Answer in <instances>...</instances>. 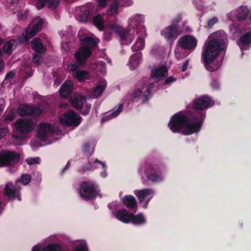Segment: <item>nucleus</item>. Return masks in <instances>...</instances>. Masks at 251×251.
I'll return each instance as SVG.
<instances>
[{
    "label": "nucleus",
    "instance_id": "f257e3e1",
    "mask_svg": "<svg viewBox=\"0 0 251 251\" xmlns=\"http://www.w3.org/2000/svg\"><path fill=\"white\" fill-rule=\"evenodd\" d=\"M227 37L222 30L211 34L205 42L201 53V60L205 69L209 72L217 71L222 65V62L215 60L221 51L226 49Z\"/></svg>",
    "mask_w": 251,
    "mask_h": 251
},
{
    "label": "nucleus",
    "instance_id": "f03ea898",
    "mask_svg": "<svg viewBox=\"0 0 251 251\" xmlns=\"http://www.w3.org/2000/svg\"><path fill=\"white\" fill-rule=\"evenodd\" d=\"M97 184L91 181H82L79 187L80 197L85 201H89L96 197L98 193Z\"/></svg>",
    "mask_w": 251,
    "mask_h": 251
},
{
    "label": "nucleus",
    "instance_id": "7ed1b4c3",
    "mask_svg": "<svg viewBox=\"0 0 251 251\" xmlns=\"http://www.w3.org/2000/svg\"><path fill=\"white\" fill-rule=\"evenodd\" d=\"M188 122V116L179 112L175 113L171 117L168 123V126L173 133H180L182 132Z\"/></svg>",
    "mask_w": 251,
    "mask_h": 251
},
{
    "label": "nucleus",
    "instance_id": "20e7f679",
    "mask_svg": "<svg viewBox=\"0 0 251 251\" xmlns=\"http://www.w3.org/2000/svg\"><path fill=\"white\" fill-rule=\"evenodd\" d=\"M20 160V155L15 151L3 150L0 153V167L12 166Z\"/></svg>",
    "mask_w": 251,
    "mask_h": 251
},
{
    "label": "nucleus",
    "instance_id": "39448f33",
    "mask_svg": "<svg viewBox=\"0 0 251 251\" xmlns=\"http://www.w3.org/2000/svg\"><path fill=\"white\" fill-rule=\"evenodd\" d=\"M62 125L67 126L76 127L81 123L82 118L73 110H68L59 118Z\"/></svg>",
    "mask_w": 251,
    "mask_h": 251
},
{
    "label": "nucleus",
    "instance_id": "423d86ee",
    "mask_svg": "<svg viewBox=\"0 0 251 251\" xmlns=\"http://www.w3.org/2000/svg\"><path fill=\"white\" fill-rule=\"evenodd\" d=\"M144 173L147 178L152 182H158L163 180L161 172L155 165L145 164Z\"/></svg>",
    "mask_w": 251,
    "mask_h": 251
},
{
    "label": "nucleus",
    "instance_id": "0eeeda50",
    "mask_svg": "<svg viewBox=\"0 0 251 251\" xmlns=\"http://www.w3.org/2000/svg\"><path fill=\"white\" fill-rule=\"evenodd\" d=\"M177 45L184 50H194L197 46V40L193 35H185L179 38Z\"/></svg>",
    "mask_w": 251,
    "mask_h": 251
},
{
    "label": "nucleus",
    "instance_id": "6e6552de",
    "mask_svg": "<svg viewBox=\"0 0 251 251\" xmlns=\"http://www.w3.org/2000/svg\"><path fill=\"white\" fill-rule=\"evenodd\" d=\"M213 100L207 95H203L195 99L192 102V107L196 110H203L210 107Z\"/></svg>",
    "mask_w": 251,
    "mask_h": 251
},
{
    "label": "nucleus",
    "instance_id": "1a4fd4ad",
    "mask_svg": "<svg viewBox=\"0 0 251 251\" xmlns=\"http://www.w3.org/2000/svg\"><path fill=\"white\" fill-rule=\"evenodd\" d=\"M17 131L21 135L26 134L33 129V123L27 119H19L14 124Z\"/></svg>",
    "mask_w": 251,
    "mask_h": 251
},
{
    "label": "nucleus",
    "instance_id": "9d476101",
    "mask_svg": "<svg viewBox=\"0 0 251 251\" xmlns=\"http://www.w3.org/2000/svg\"><path fill=\"white\" fill-rule=\"evenodd\" d=\"M134 194L138 198L140 203L144 202L143 207L146 208L150 200L153 197V191L151 188L134 191Z\"/></svg>",
    "mask_w": 251,
    "mask_h": 251
},
{
    "label": "nucleus",
    "instance_id": "9b49d317",
    "mask_svg": "<svg viewBox=\"0 0 251 251\" xmlns=\"http://www.w3.org/2000/svg\"><path fill=\"white\" fill-rule=\"evenodd\" d=\"M92 53V49L87 46H82L78 51L75 54L76 62L80 66H83L86 63L87 58L89 57Z\"/></svg>",
    "mask_w": 251,
    "mask_h": 251
},
{
    "label": "nucleus",
    "instance_id": "f8f14e48",
    "mask_svg": "<svg viewBox=\"0 0 251 251\" xmlns=\"http://www.w3.org/2000/svg\"><path fill=\"white\" fill-rule=\"evenodd\" d=\"M43 22V19H40L32 26L29 31H26L25 34L23 33L21 36V41L23 42H28L42 29Z\"/></svg>",
    "mask_w": 251,
    "mask_h": 251
},
{
    "label": "nucleus",
    "instance_id": "ddd939ff",
    "mask_svg": "<svg viewBox=\"0 0 251 251\" xmlns=\"http://www.w3.org/2000/svg\"><path fill=\"white\" fill-rule=\"evenodd\" d=\"M203 117L204 116L202 115L201 120H200L198 122L190 123L188 122L182 132L183 134L189 135L199 132L203 123Z\"/></svg>",
    "mask_w": 251,
    "mask_h": 251
},
{
    "label": "nucleus",
    "instance_id": "4468645a",
    "mask_svg": "<svg viewBox=\"0 0 251 251\" xmlns=\"http://www.w3.org/2000/svg\"><path fill=\"white\" fill-rule=\"evenodd\" d=\"M4 194L10 199L17 198L19 201H21L19 189L14 186L11 182H8L6 184L4 189Z\"/></svg>",
    "mask_w": 251,
    "mask_h": 251
},
{
    "label": "nucleus",
    "instance_id": "2eb2a0df",
    "mask_svg": "<svg viewBox=\"0 0 251 251\" xmlns=\"http://www.w3.org/2000/svg\"><path fill=\"white\" fill-rule=\"evenodd\" d=\"M38 129L36 134L37 136L41 139H45L47 138V133L53 132V128L50 124L43 123L38 126Z\"/></svg>",
    "mask_w": 251,
    "mask_h": 251
},
{
    "label": "nucleus",
    "instance_id": "dca6fc26",
    "mask_svg": "<svg viewBox=\"0 0 251 251\" xmlns=\"http://www.w3.org/2000/svg\"><path fill=\"white\" fill-rule=\"evenodd\" d=\"M74 89V84L70 80H66L61 86L59 89L60 96L66 98L70 96Z\"/></svg>",
    "mask_w": 251,
    "mask_h": 251
},
{
    "label": "nucleus",
    "instance_id": "f3484780",
    "mask_svg": "<svg viewBox=\"0 0 251 251\" xmlns=\"http://www.w3.org/2000/svg\"><path fill=\"white\" fill-rule=\"evenodd\" d=\"M48 8L51 11L55 10L59 5V0H37L36 7L38 10L43 8L46 4Z\"/></svg>",
    "mask_w": 251,
    "mask_h": 251
},
{
    "label": "nucleus",
    "instance_id": "a211bd4d",
    "mask_svg": "<svg viewBox=\"0 0 251 251\" xmlns=\"http://www.w3.org/2000/svg\"><path fill=\"white\" fill-rule=\"evenodd\" d=\"M30 47L31 49L38 54H42L46 50L42 41L38 37L34 38L31 40Z\"/></svg>",
    "mask_w": 251,
    "mask_h": 251
},
{
    "label": "nucleus",
    "instance_id": "6ab92c4d",
    "mask_svg": "<svg viewBox=\"0 0 251 251\" xmlns=\"http://www.w3.org/2000/svg\"><path fill=\"white\" fill-rule=\"evenodd\" d=\"M178 27L171 25L168 26L163 31L165 38L169 41L176 39L178 36Z\"/></svg>",
    "mask_w": 251,
    "mask_h": 251
},
{
    "label": "nucleus",
    "instance_id": "aec40b11",
    "mask_svg": "<svg viewBox=\"0 0 251 251\" xmlns=\"http://www.w3.org/2000/svg\"><path fill=\"white\" fill-rule=\"evenodd\" d=\"M78 37L83 46H87L91 49L96 46L97 43L94 39L90 36L83 35L80 30L78 33Z\"/></svg>",
    "mask_w": 251,
    "mask_h": 251
},
{
    "label": "nucleus",
    "instance_id": "412c9836",
    "mask_svg": "<svg viewBox=\"0 0 251 251\" xmlns=\"http://www.w3.org/2000/svg\"><path fill=\"white\" fill-rule=\"evenodd\" d=\"M123 204L127 208L130 210L136 209L137 202L135 198L131 195L125 196L122 199Z\"/></svg>",
    "mask_w": 251,
    "mask_h": 251
},
{
    "label": "nucleus",
    "instance_id": "4be33fe9",
    "mask_svg": "<svg viewBox=\"0 0 251 251\" xmlns=\"http://www.w3.org/2000/svg\"><path fill=\"white\" fill-rule=\"evenodd\" d=\"M142 56V52H137L130 57L128 64L131 70H134L140 64Z\"/></svg>",
    "mask_w": 251,
    "mask_h": 251
},
{
    "label": "nucleus",
    "instance_id": "5701e85b",
    "mask_svg": "<svg viewBox=\"0 0 251 251\" xmlns=\"http://www.w3.org/2000/svg\"><path fill=\"white\" fill-rule=\"evenodd\" d=\"M86 97L85 96L78 95L73 97H71L70 98V102L72 106L75 108H78L80 107L81 105L83 104L84 102H85Z\"/></svg>",
    "mask_w": 251,
    "mask_h": 251
},
{
    "label": "nucleus",
    "instance_id": "b1692460",
    "mask_svg": "<svg viewBox=\"0 0 251 251\" xmlns=\"http://www.w3.org/2000/svg\"><path fill=\"white\" fill-rule=\"evenodd\" d=\"M168 75V70L166 66H162L156 69L152 70L151 76L156 78H161Z\"/></svg>",
    "mask_w": 251,
    "mask_h": 251
},
{
    "label": "nucleus",
    "instance_id": "393cba45",
    "mask_svg": "<svg viewBox=\"0 0 251 251\" xmlns=\"http://www.w3.org/2000/svg\"><path fill=\"white\" fill-rule=\"evenodd\" d=\"M130 223L135 225H141L146 223V219L142 213L135 215L130 213Z\"/></svg>",
    "mask_w": 251,
    "mask_h": 251
},
{
    "label": "nucleus",
    "instance_id": "a878e982",
    "mask_svg": "<svg viewBox=\"0 0 251 251\" xmlns=\"http://www.w3.org/2000/svg\"><path fill=\"white\" fill-rule=\"evenodd\" d=\"M251 43V32L249 31L247 32L240 37V41L239 46L240 49H242V47H246L248 46Z\"/></svg>",
    "mask_w": 251,
    "mask_h": 251
},
{
    "label": "nucleus",
    "instance_id": "bb28decb",
    "mask_svg": "<svg viewBox=\"0 0 251 251\" xmlns=\"http://www.w3.org/2000/svg\"><path fill=\"white\" fill-rule=\"evenodd\" d=\"M116 218L124 223H130V213L125 209L119 210L116 214Z\"/></svg>",
    "mask_w": 251,
    "mask_h": 251
},
{
    "label": "nucleus",
    "instance_id": "cd10ccee",
    "mask_svg": "<svg viewBox=\"0 0 251 251\" xmlns=\"http://www.w3.org/2000/svg\"><path fill=\"white\" fill-rule=\"evenodd\" d=\"M74 76L79 82H82L89 79V73L85 70H77L74 73Z\"/></svg>",
    "mask_w": 251,
    "mask_h": 251
},
{
    "label": "nucleus",
    "instance_id": "c85d7f7f",
    "mask_svg": "<svg viewBox=\"0 0 251 251\" xmlns=\"http://www.w3.org/2000/svg\"><path fill=\"white\" fill-rule=\"evenodd\" d=\"M93 23L100 31H102L104 29V19L100 14H97L93 17Z\"/></svg>",
    "mask_w": 251,
    "mask_h": 251
},
{
    "label": "nucleus",
    "instance_id": "c756f323",
    "mask_svg": "<svg viewBox=\"0 0 251 251\" xmlns=\"http://www.w3.org/2000/svg\"><path fill=\"white\" fill-rule=\"evenodd\" d=\"M16 117V113L14 109H11L9 111H6L2 118L4 123L6 124L12 122Z\"/></svg>",
    "mask_w": 251,
    "mask_h": 251
},
{
    "label": "nucleus",
    "instance_id": "7c9ffc66",
    "mask_svg": "<svg viewBox=\"0 0 251 251\" xmlns=\"http://www.w3.org/2000/svg\"><path fill=\"white\" fill-rule=\"evenodd\" d=\"M249 13V9L246 6H241L236 10V16L239 21L246 19Z\"/></svg>",
    "mask_w": 251,
    "mask_h": 251
},
{
    "label": "nucleus",
    "instance_id": "2f4dec72",
    "mask_svg": "<svg viewBox=\"0 0 251 251\" xmlns=\"http://www.w3.org/2000/svg\"><path fill=\"white\" fill-rule=\"evenodd\" d=\"M110 27L111 29L119 34L122 40H124L126 39L128 32L124 30L121 26L116 24H111L110 25Z\"/></svg>",
    "mask_w": 251,
    "mask_h": 251
},
{
    "label": "nucleus",
    "instance_id": "473e14b6",
    "mask_svg": "<svg viewBox=\"0 0 251 251\" xmlns=\"http://www.w3.org/2000/svg\"><path fill=\"white\" fill-rule=\"evenodd\" d=\"M110 27L111 29L119 34L122 40H124L126 39L128 32L124 30L121 26L116 24H111L110 25Z\"/></svg>",
    "mask_w": 251,
    "mask_h": 251
},
{
    "label": "nucleus",
    "instance_id": "72a5a7b5",
    "mask_svg": "<svg viewBox=\"0 0 251 251\" xmlns=\"http://www.w3.org/2000/svg\"><path fill=\"white\" fill-rule=\"evenodd\" d=\"M30 111H31V106L27 105L21 104L18 109V113L22 117L30 116Z\"/></svg>",
    "mask_w": 251,
    "mask_h": 251
},
{
    "label": "nucleus",
    "instance_id": "f704fd0d",
    "mask_svg": "<svg viewBox=\"0 0 251 251\" xmlns=\"http://www.w3.org/2000/svg\"><path fill=\"white\" fill-rule=\"evenodd\" d=\"M79 107L76 108V110L83 116H87L89 114L91 109V104L88 103L86 100L85 102H84L82 106L81 105Z\"/></svg>",
    "mask_w": 251,
    "mask_h": 251
},
{
    "label": "nucleus",
    "instance_id": "c9c22d12",
    "mask_svg": "<svg viewBox=\"0 0 251 251\" xmlns=\"http://www.w3.org/2000/svg\"><path fill=\"white\" fill-rule=\"evenodd\" d=\"M16 43V40L14 39H11L6 42L5 44H4L2 47L3 52L8 55H11L12 52L13 47Z\"/></svg>",
    "mask_w": 251,
    "mask_h": 251
},
{
    "label": "nucleus",
    "instance_id": "e433bc0d",
    "mask_svg": "<svg viewBox=\"0 0 251 251\" xmlns=\"http://www.w3.org/2000/svg\"><path fill=\"white\" fill-rule=\"evenodd\" d=\"M122 108L123 105L120 104L117 109L112 111L111 113L109 114L108 116L106 115L103 116L101 119V122H105L106 121H108L110 119L116 117L120 113Z\"/></svg>",
    "mask_w": 251,
    "mask_h": 251
},
{
    "label": "nucleus",
    "instance_id": "4c0bfd02",
    "mask_svg": "<svg viewBox=\"0 0 251 251\" xmlns=\"http://www.w3.org/2000/svg\"><path fill=\"white\" fill-rule=\"evenodd\" d=\"M120 6H121V2L119 1V0H114L110 5L109 9L108 10V13L110 15L117 13Z\"/></svg>",
    "mask_w": 251,
    "mask_h": 251
},
{
    "label": "nucleus",
    "instance_id": "58836bf2",
    "mask_svg": "<svg viewBox=\"0 0 251 251\" xmlns=\"http://www.w3.org/2000/svg\"><path fill=\"white\" fill-rule=\"evenodd\" d=\"M203 115V120L205 118L206 115L204 113H200L199 115L196 113L192 112L190 113L189 116H188V122L189 123H194V122H198L201 120L202 116Z\"/></svg>",
    "mask_w": 251,
    "mask_h": 251
},
{
    "label": "nucleus",
    "instance_id": "ea45409f",
    "mask_svg": "<svg viewBox=\"0 0 251 251\" xmlns=\"http://www.w3.org/2000/svg\"><path fill=\"white\" fill-rule=\"evenodd\" d=\"M154 84L153 83H151L147 88L145 93L142 95L143 97V103H145L151 97V91L153 88Z\"/></svg>",
    "mask_w": 251,
    "mask_h": 251
},
{
    "label": "nucleus",
    "instance_id": "a19ab883",
    "mask_svg": "<svg viewBox=\"0 0 251 251\" xmlns=\"http://www.w3.org/2000/svg\"><path fill=\"white\" fill-rule=\"evenodd\" d=\"M43 251H62V247L58 244H50L44 247Z\"/></svg>",
    "mask_w": 251,
    "mask_h": 251
},
{
    "label": "nucleus",
    "instance_id": "79ce46f5",
    "mask_svg": "<svg viewBox=\"0 0 251 251\" xmlns=\"http://www.w3.org/2000/svg\"><path fill=\"white\" fill-rule=\"evenodd\" d=\"M94 169L95 168L94 167V163H91L90 161H89L87 164L84 165L82 167V168L79 169L78 171L83 174H84L86 171H93Z\"/></svg>",
    "mask_w": 251,
    "mask_h": 251
},
{
    "label": "nucleus",
    "instance_id": "37998d69",
    "mask_svg": "<svg viewBox=\"0 0 251 251\" xmlns=\"http://www.w3.org/2000/svg\"><path fill=\"white\" fill-rule=\"evenodd\" d=\"M43 113V110L39 107H31L30 116L33 117H39Z\"/></svg>",
    "mask_w": 251,
    "mask_h": 251
},
{
    "label": "nucleus",
    "instance_id": "c03bdc74",
    "mask_svg": "<svg viewBox=\"0 0 251 251\" xmlns=\"http://www.w3.org/2000/svg\"><path fill=\"white\" fill-rule=\"evenodd\" d=\"M31 180V176L29 174L23 175L20 180H17V182H21L24 185L28 184Z\"/></svg>",
    "mask_w": 251,
    "mask_h": 251
},
{
    "label": "nucleus",
    "instance_id": "a18cd8bd",
    "mask_svg": "<svg viewBox=\"0 0 251 251\" xmlns=\"http://www.w3.org/2000/svg\"><path fill=\"white\" fill-rule=\"evenodd\" d=\"M105 88L104 85H99L96 86L93 91L94 95L97 97L100 96Z\"/></svg>",
    "mask_w": 251,
    "mask_h": 251
},
{
    "label": "nucleus",
    "instance_id": "49530a36",
    "mask_svg": "<svg viewBox=\"0 0 251 251\" xmlns=\"http://www.w3.org/2000/svg\"><path fill=\"white\" fill-rule=\"evenodd\" d=\"M142 93V92L140 89H135L131 94V99L132 101H137L138 99L141 96Z\"/></svg>",
    "mask_w": 251,
    "mask_h": 251
},
{
    "label": "nucleus",
    "instance_id": "de8ad7c7",
    "mask_svg": "<svg viewBox=\"0 0 251 251\" xmlns=\"http://www.w3.org/2000/svg\"><path fill=\"white\" fill-rule=\"evenodd\" d=\"M26 163L29 165H31L36 164H39L41 161L40 157H29L26 160Z\"/></svg>",
    "mask_w": 251,
    "mask_h": 251
},
{
    "label": "nucleus",
    "instance_id": "09e8293b",
    "mask_svg": "<svg viewBox=\"0 0 251 251\" xmlns=\"http://www.w3.org/2000/svg\"><path fill=\"white\" fill-rule=\"evenodd\" d=\"M132 19L138 24L143 23L145 22L144 16L140 14H135L133 16Z\"/></svg>",
    "mask_w": 251,
    "mask_h": 251
},
{
    "label": "nucleus",
    "instance_id": "8fccbe9b",
    "mask_svg": "<svg viewBox=\"0 0 251 251\" xmlns=\"http://www.w3.org/2000/svg\"><path fill=\"white\" fill-rule=\"evenodd\" d=\"M41 54H38L36 52L33 53L32 61L36 65H39L40 63V58Z\"/></svg>",
    "mask_w": 251,
    "mask_h": 251
},
{
    "label": "nucleus",
    "instance_id": "3c124183",
    "mask_svg": "<svg viewBox=\"0 0 251 251\" xmlns=\"http://www.w3.org/2000/svg\"><path fill=\"white\" fill-rule=\"evenodd\" d=\"M218 21V19L217 17H214L213 18L208 21L207 25L206 27L207 28H211Z\"/></svg>",
    "mask_w": 251,
    "mask_h": 251
},
{
    "label": "nucleus",
    "instance_id": "603ef678",
    "mask_svg": "<svg viewBox=\"0 0 251 251\" xmlns=\"http://www.w3.org/2000/svg\"><path fill=\"white\" fill-rule=\"evenodd\" d=\"M91 147L90 144L89 143H85L83 146V151L87 154L89 156H90L92 154V153L90 152Z\"/></svg>",
    "mask_w": 251,
    "mask_h": 251
},
{
    "label": "nucleus",
    "instance_id": "864d4df0",
    "mask_svg": "<svg viewBox=\"0 0 251 251\" xmlns=\"http://www.w3.org/2000/svg\"><path fill=\"white\" fill-rule=\"evenodd\" d=\"M135 43L139 46L141 50H142L145 47V40L142 38H138Z\"/></svg>",
    "mask_w": 251,
    "mask_h": 251
},
{
    "label": "nucleus",
    "instance_id": "5fc2aeb1",
    "mask_svg": "<svg viewBox=\"0 0 251 251\" xmlns=\"http://www.w3.org/2000/svg\"><path fill=\"white\" fill-rule=\"evenodd\" d=\"M14 75H15V74L13 71H10L9 72L7 73L5 76L4 80L3 81V83H6V82H5V81H6L7 80L10 81L13 78Z\"/></svg>",
    "mask_w": 251,
    "mask_h": 251
},
{
    "label": "nucleus",
    "instance_id": "6e6d98bb",
    "mask_svg": "<svg viewBox=\"0 0 251 251\" xmlns=\"http://www.w3.org/2000/svg\"><path fill=\"white\" fill-rule=\"evenodd\" d=\"M181 14L177 15L173 21L172 25H174V26L178 27V23L181 20Z\"/></svg>",
    "mask_w": 251,
    "mask_h": 251
},
{
    "label": "nucleus",
    "instance_id": "4d7b16f0",
    "mask_svg": "<svg viewBox=\"0 0 251 251\" xmlns=\"http://www.w3.org/2000/svg\"><path fill=\"white\" fill-rule=\"evenodd\" d=\"M75 251H88L87 247L83 244H80L76 246Z\"/></svg>",
    "mask_w": 251,
    "mask_h": 251
},
{
    "label": "nucleus",
    "instance_id": "13d9d810",
    "mask_svg": "<svg viewBox=\"0 0 251 251\" xmlns=\"http://www.w3.org/2000/svg\"><path fill=\"white\" fill-rule=\"evenodd\" d=\"M8 128L7 126L0 128V139L3 138L8 132Z\"/></svg>",
    "mask_w": 251,
    "mask_h": 251
},
{
    "label": "nucleus",
    "instance_id": "bf43d9fd",
    "mask_svg": "<svg viewBox=\"0 0 251 251\" xmlns=\"http://www.w3.org/2000/svg\"><path fill=\"white\" fill-rule=\"evenodd\" d=\"M211 86L215 89H218L219 88V83L215 79L213 80L211 83Z\"/></svg>",
    "mask_w": 251,
    "mask_h": 251
},
{
    "label": "nucleus",
    "instance_id": "052dcab7",
    "mask_svg": "<svg viewBox=\"0 0 251 251\" xmlns=\"http://www.w3.org/2000/svg\"><path fill=\"white\" fill-rule=\"evenodd\" d=\"M176 79L175 78H174V77L173 76H170L169 77H168L167 79H166L164 81V84L165 85V84H169L170 83H171V82H175L176 81Z\"/></svg>",
    "mask_w": 251,
    "mask_h": 251
},
{
    "label": "nucleus",
    "instance_id": "680f3d73",
    "mask_svg": "<svg viewBox=\"0 0 251 251\" xmlns=\"http://www.w3.org/2000/svg\"><path fill=\"white\" fill-rule=\"evenodd\" d=\"M188 64H189V61L188 60H186V61H185L183 63V64L182 65L181 69L182 72H185L186 71Z\"/></svg>",
    "mask_w": 251,
    "mask_h": 251
},
{
    "label": "nucleus",
    "instance_id": "e2e57ef3",
    "mask_svg": "<svg viewBox=\"0 0 251 251\" xmlns=\"http://www.w3.org/2000/svg\"><path fill=\"white\" fill-rule=\"evenodd\" d=\"M78 66H80L77 63V64H71L70 65V70L72 71H74L75 72L76 71V70H77Z\"/></svg>",
    "mask_w": 251,
    "mask_h": 251
},
{
    "label": "nucleus",
    "instance_id": "0e129e2a",
    "mask_svg": "<svg viewBox=\"0 0 251 251\" xmlns=\"http://www.w3.org/2000/svg\"><path fill=\"white\" fill-rule=\"evenodd\" d=\"M131 50L133 52H136L141 50L137 45L135 43L131 47Z\"/></svg>",
    "mask_w": 251,
    "mask_h": 251
},
{
    "label": "nucleus",
    "instance_id": "69168bd1",
    "mask_svg": "<svg viewBox=\"0 0 251 251\" xmlns=\"http://www.w3.org/2000/svg\"><path fill=\"white\" fill-rule=\"evenodd\" d=\"M121 2V6L129 5L130 0H119Z\"/></svg>",
    "mask_w": 251,
    "mask_h": 251
},
{
    "label": "nucleus",
    "instance_id": "338daca9",
    "mask_svg": "<svg viewBox=\"0 0 251 251\" xmlns=\"http://www.w3.org/2000/svg\"><path fill=\"white\" fill-rule=\"evenodd\" d=\"M107 0H98V2L100 6L101 7H105Z\"/></svg>",
    "mask_w": 251,
    "mask_h": 251
},
{
    "label": "nucleus",
    "instance_id": "774afa93",
    "mask_svg": "<svg viewBox=\"0 0 251 251\" xmlns=\"http://www.w3.org/2000/svg\"><path fill=\"white\" fill-rule=\"evenodd\" d=\"M70 163L69 161H68L67 164L66 165L65 167L61 170V174L62 175L65 171L67 169H68L70 167Z\"/></svg>",
    "mask_w": 251,
    "mask_h": 251
}]
</instances>
